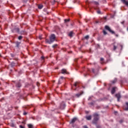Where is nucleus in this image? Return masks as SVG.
<instances>
[{"mask_svg": "<svg viewBox=\"0 0 128 128\" xmlns=\"http://www.w3.org/2000/svg\"><path fill=\"white\" fill-rule=\"evenodd\" d=\"M28 128H34V126L32 124H28Z\"/></svg>", "mask_w": 128, "mask_h": 128, "instance_id": "obj_18", "label": "nucleus"}, {"mask_svg": "<svg viewBox=\"0 0 128 128\" xmlns=\"http://www.w3.org/2000/svg\"><path fill=\"white\" fill-rule=\"evenodd\" d=\"M121 2H123V4H126V6L128 7V0H121Z\"/></svg>", "mask_w": 128, "mask_h": 128, "instance_id": "obj_9", "label": "nucleus"}, {"mask_svg": "<svg viewBox=\"0 0 128 128\" xmlns=\"http://www.w3.org/2000/svg\"><path fill=\"white\" fill-rule=\"evenodd\" d=\"M44 6H42V4H39L38 6V8H39V10H42V8Z\"/></svg>", "mask_w": 128, "mask_h": 128, "instance_id": "obj_16", "label": "nucleus"}, {"mask_svg": "<svg viewBox=\"0 0 128 128\" xmlns=\"http://www.w3.org/2000/svg\"><path fill=\"white\" fill-rule=\"evenodd\" d=\"M116 87H113L112 88V90H111V93L112 94H114L116 92Z\"/></svg>", "mask_w": 128, "mask_h": 128, "instance_id": "obj_10", "label": "nucleus"}, {"mask_svg": "<svg viewBox=\"0 0 128 128\" xmlns=\"http://www.w3.org/2000/svg\"><path fill=\"white\" fill-rule=\"evenodd\" d=\"M96 24H98V22H96Z\"/></svg>", "mask_w": 128, "mask_h": 128, "instance_id": "obj_46", "label": "nucleus"}, {"mask_svg": "<svg viewBox=\"0 0 128 128\" xmlns=\"http://www.w3.org/2000/svg\"><path fill=\"white\" fill-rule=\"evenodd\" d=\"M115 96L118 99V102H120V98H122V96H120V94L118 93L116 94Z\"/></svg>", "mask_w": 128, "mask_h": 128, "instance_id": "obj_6", "label": "nucleus"}, {"mask_svg": "<svg viewBox=\"0 0 128 128\" xmlns=\"http://www.w3.org/2000/svg\"><path fill=\"white\" fill-rule=\"evenodd\" d=\"M54 40H56V35L54 34H52L50 36V40H46V42H47V44H52V42H54Z\"/></svg>", "mask_w": 128, "mask_h": 128, "instance_id": "obj_1", "label": "nucleus"}, {"mask_svg": "<svg viewBox=\"0 0 128 128\" xmlns=\"http://www.w3.org/2000/svg\"><path fill=\"white\" fill-rule=\"evenodd\" d=\"M36 85H37L38 86H40V82H36Z\"/></svg>", "mask_w": 128, "mask_h": 128, "instance_id": "obj_38", "label": "nucleus"}, {"mask_svg": "<svg viewBox=\"0 0 128 128\" xmlns=\"http://www.w3.org/2000/svg\"><path fill=\"white\" fill-rule=\"evenodd\" d=\"M116 78H115L114 80L112 81V84H116Z\"/></svg>", "mask_w": 128, "mask_h": 128, "instance_id": "obj_21", "label": "nucleus"}, {"mask_svg": "<svg viewBox=\"0 0 128 128\" xmlns=\"http://www.w3.org/2000/svg\"><path fill=\"white\" fill-rule=\"evenodd\" d=\"M77 120L78 118L76 117H74L71 120V121L70 122V124H74Z\"/></svg>", "mask_w": 128, "mask_h": 128, "instance_id": "obj_4", "label": "nucleus"}, {"mask_svg": "<svg viewBox=\"0 0 128 128\" xmlns=\"http://www.w3.org/2000/svg\"><path fill=\"white\" fill-rule=\"evenodd\" d=\"M116 48H118V47L116 46L115 45H114V48H113V50H116Z\"/></svg>", "mask_w": 128, "mask_h": 128, "instance_id": "obj_23", "label": "nucleus"}, {"mask_svg": "<svg viewBox=\"0 0 128 128\" xmlns=\"http://www.w3.org/2000/svg\"><path fill=\"white\" fill-rule=\"evenodd\" d=\"M14 66H16V64L14 62H12L11 63V66H12V68H14Z\"/></svg>", "mask_w": 128, "mask_h": 128, "instance_id": "obj_20", "label": "nucleus"}, {"mask_svg": "<svg viewBox=\"0 0 128 128\" xmlns=\"http://www.w3.org/2000/svg\"><path fill=\"white\" fill-rule=\"evenodd\" d=\"M58 68H56V70H58Z\"/></svg>", "mask_w": 128, "mask_h": 128, "instance_id": "obj_47", "label": "nucleus"}, {"mask_svg": "<svg viewBox=\"0 0 128 128\" xmlns=\"http://www.w3.org/2000/svg\"><path fill=\"white\" fill-rule=\"evenodd\" d=\"M80 16H82L81 14H80Z\"/></svg>", "mask_w": 128, "mask_h": 128, "instance_id": "obj_49", "label": "nucleus"}, {"mask_svg": "<svg viewBox=\"0 0 128 128\" xmlns=\"http://www.w3.org/2000/svg\"><path fill=\"white\" fill-rule=\"evenodd\" d=\"M41 58H42V60H44V57L43 56H42L41 57Z\"/></svg>", "mask_w": 128, "mask_h": 128, "instance_id": "obj_39", "label": "nucleus"}, {"mask_svg": "<svg viewBox=\"0 0 128 128\" xmlns=\"http://www.w3.org/2000/svg\"><path fill=\"white\" fill-rule=\"evenodd\" d=\"M100 62H104V58H100Z\"/></svg>", "mask_w": 128, "mask_h": 128, "instance_id": "obj_37", "label": "nucleus"}, {"mask_svg": "<svg viewBox=\"0 0 128 128\" xmlns=\"http://www.w3.org/2000/svg\"><path fill=\"white\" fill-rule=\"evenodd\" d=\"M23 114H24V116H26V114H28V112H24Z\"/></svg>", "mask_w": 128, "mask_h": 128, "instance_id": "obj_34", "label": "nucleus"}, {"mask_svg": "<svg viewBox=\"0 0 128 128\" xmlns=\"http://www.w3.org/2000/svg\"><path fill=\"white\" fill-rule=\"evenodd\" d=\"M103 34H104V36H106V34H108V32H106L104 30H103Z\"/></svg>", "mask_w": 128, "mask_h": 128, "instance_id": "obj_25", "label": "nucleus"}, {"mask_svg": "<svg viewBox=\"0 0 128 128\" xmlns=\"http://www.w3.org/2000/svg\"><path fill=\"white\" fill-rule=\"evenodd\" d=\"M101 20L102 22H106V17H103L102 18Z\"/></svg>", "mask_w": 128, "mask_h": 128, "instance_id": "obj_15", "label": "nucleus"}, {"mask_svg": "<svg viewBox=\"0 0 128 128\" xmlns=\"http://www.w3.org/2000/svg\"><path fill=\"white\" fill-rule=\"evenodd\" d=\"M62 80H64V76H61L60 78L58 80V84H62Z\"/></svg>", "mask_w": 128, "mask_h": 128, "instance_id": "obj_11", "label": "nucleus"}, {"mask_svg": "<svg viewBox=\"0 0 128 128\" xmlns=\"http://www.w3.org/2000/svg\"><path fill=\"white\" fill-rule=\"evenodd\" d=\"M88 100H92V96H90L88 98Z\"/></svg>", "mask_w": 128, "mask_h": 128, "instance_id": "obj_26", "label": "nucleus"}, {"mask_svg": "<svg viewBox=\"0 0 128 128\" xmlns=\"http://www.w3.org/2000/svg\"><path fill=\"white\" fill-rule=\"evenodd\" d=\"M19 127H20V128H24V126H22V125H20Z\"/></svg>", "mask_w": 128, "mask_h": 128, "instance_id": "obj_36", "label": "nucleus"}, {"mask_svg": "<svg viewBox=\"0 0 128 128\" xmlns=\"http://www.w3.org/2000/svg\"><path fill=\"white\" fill-rule=\"evenodd\" d=\"M102 64H104V62H101Z\"/></svg>", "mask_w": 128, "mask_h": 128, "instance_id": "obj_45", "label": "nucleus"}, {"mask_svg": "<svg viewBox=\"0 0 128 128\" xmlns=\"http://www.w3.org/2000/svg\"><path fill=\"white\" fill-rule=\"evenodd\" d=\"M97 13H98V14H100V10H98L97 11Z\"/></svg>", "mask_w": 128, "mask_h": 128, "instance_id": "obj_33", "label": "nucleus"}, {"mask_svg": "<svg viewBox=\"0 0 128 128\" xmlns=\"http://www.w3.org/2000/svg\"><path fill=\"white\" fill-rule=\"evenodd\" d=\"M42 36H40V40H42Z\"/></svg>", "mask_w": 128, "mask_h": 128, "instance_id": "obj_42", "label": "nucleus"}, {"mask_svg": "<svg viewBox=\"0 0 128 128\" xmlns=\"http://www.w3.org/2000/svg\"><path fill=\"white\" fill-rule=\"evenodd\" d=\"M70 22V19H65L64 20V22Z\"/></svg>", "mask_w": 128, "mask_h": 128, "instance_id": "obj_28", "label": "nucleus"}, {"mask_svg": "<svg viewBox=\"0 0 128 128\" xmlns=\"http://www.w3.org/2000/svg\"><path fill=\"white\" fill-rule=\"evenodd\" d=\"M126 105L127 106L128 108H126L125 109V110H128V102H126Z\"/></svg>", "mask_w": 128, "mask_h": 128, "instance_id": "obj_30", "label": "nucleus"}, {"mask_svg": "<svg viewBox=\"0 0 128 128\" xmlns=\"http://www.w3.org/2000/svg\"><path fill=\"white\" fill-rule=\"evenodd\" d=\"M86 118L87 120H92V116H86Z\"/></svg>", "mask_w": 128, "mask_h": 128, "instance_id": "obj_12", "label": "nucleus"}, {"mask_svg": "<svg viewBox=\"0 0 128 128\" xmlns=\"http://www.w3.org/2000/svg\"><path fill=\"white\" fill-rule=\"evenodd\" d=\"M10 126H12V128H14L16 126L14 125V124L12 123V124H10Z\"/></svg>", "mask_w": 128, "mask_h": 128, "instance_id": "obj_27", "label": "nucleus"}, {"mask_svg": "<svg viewBox=\"0 0 128 128\" xmlns=\"http://www.w3.org/2000/svg\"><path fill=\"white\" fill-rule=\"evenodd\" d=\"M56 46H58L57 44H55L52 46V48H56Z\"/></svg>", "mask_w": 128, "mask_h": 128, "instance_id": "obj_24", "label": "nucleus"}, {"mask_svg": "<svg viewBox=\"0 0 128 128\" xmlns=\"http://www.w3.org/2000/svg\"><path fill=\"white\" fill-rule=\"evenodd\" d=\"M60 16H63L62 14H60Z\"/></svg>", "mask_w": 128, "mask_h": 128, "instance_id": "obj_48", "label": "nucleus"}, {"mask_svg": "<svg viewBox=\"0 0 128 128\" xmlns=\"http://www.w3.org/2000/svg\"><path fill=\"white\" fill-rule=\"evenodd\" d=\"M94 119L92 121L94 124H97L98 120H100V114L98 113H94L93 114Z\"/></svg>", "mask_w": 128, "mask_h": 128, "instance_id": "obj_2", "label": "nucleus"}, {"mask_svg": "<svg viewBox=\"0 0 128 128\" xmlns=\"http://www.w3.org/2000/svg\"><path fill=\"white\" fill-rule=\"evenodd\" d=\"M95 4H96V6H98V2H95Z\"/></svg>", "mask_w": 128, "mask_h": 128, "instance_id": "obj_40", "label": "nucleus"}, {"mask_svg": "<svg viewBox=\"0 0 128 128\" xmlns=\"http://www.w3.org/2000/svg\"><path fill=\"white\" fill-rule=\"evenodd\" d=\"M84 38L86 40H88V38H90V36H88V35H87V36H84Z\"/></svg>", "mask_w": 128, "mask_h": 128, "instance_id": "obj_22", "label": "nucleus"}, {"mask_svg": "<svg viewBox=\"0 0 128 128\" xmlns=\"http://www.w3.org/2000/svg\"><path fill=\"white\" fill-rule=\"evenodd\" d=\"M88 104H89V106H94V101L93 102L88 103Z\"/></svg>", "mask_w": 128, "mask_h": 128, "instance_id": "obj_17", "label": "nucleus"}, {"mask_svg": "<svg viewBox=\"0 0 128 128\" xmlns=\"http://www.w3.org/2000/svg\"><path fill=\"white\" fill-rule=\"evenodd\" d=\"M76 96L78 98L80 96H82V94H76Z\"/></svg>", "mask_w": 128, "mask_h": 128, "instance_id": "obj_29", "label": "nucleus"}, {"mask_svg": "<svg viewBox=\"0 0 128 128\" xmlns=\"http://www.w3.org/2000/svg\"><path fill=\"white\" fill-rule=\"evenodd\" d=\"M78 82H76L74 84V86L76 87V86H78Z\"/></svg>", "mask_w": 128, "mask_h": 128, "instance_id": "obj_32", "label": "nucleus"}, {"mask_svg": "<svg viewBox=\"0 0 128 128\" xmlns=\"http://www.w3.org/2000/svg\"><path fill=\"white\" fill-rule=\"evenodd\" d=\"M84 76H86V75H84Z\"/></svg>", "mask_w": 128, "mask_h": 128, "instance_id": "obj_50", "label": "nucleus"}, {"mask_svg": "<svg viewBox=\"0 0 128 128\" xmlns=\"http://www.w3.org/2000/svg\"><path fill=\"white\" fill-rule=\"evenodd\" d=\"M92 72H94V69H92Z\"/></svg>", "mask_w": 128, "mask_h": 128, "instance_id": "obj_44", "label": "nucleus"}, {"mask_svg": "<svg viewBox=\"0 0 128 128\" xmlns=\"http://www.w3.org/2000/svg\"><path fill=\"white\" fill-rule=\"evenodd\" d=\"M12 32H20V28H15L12 30Z\"/></svg>", "mask_w": 128, "mask_h": 128, "instance_id": "obj_7", "label": "nucleus"}, {"mask_svg": "<svg viewBox=\"0 0 128 128\" xmlns=\"http://www.w3.org/2000/svg\"><path fill=\"white\" fill-rule=\"evenodd\" d=\"M121 24H124V21H122V22H121Z\"/></svg>", "mask_w": 128, "mask_h": 128, "instance_id": "obj_41", "label": "nucleus"}, {"mask_svg": "<svg viewBox=\"0 0 128 128\" xmlns=\"http://www.w3.org/2000/svg\"><path fill=\"white\" fill-rule=\"evenodd\" d=\"M105 28L107 30H108V32H110V34H115V36H116V38H118V34H116V32L114 30H112V29H110V26H106Z\"/></svg>", "mask_w": 128, "mask_h": 128, "instance_id": "obj_3", "label": "nucleus"}, {"mask_svg": "<svg viewBox=\"0 0 128 128\" xmlns=\"http://www.w3.org/2000/svg\"><path fill=\"white\" fill-rule=\"evenodd\" d=\"M72 34H74V32L71 31L70 32H69L68 36H70V38H72Z\"/></svg>", "mask_w": 128, "mask_h": 128, "instance_id": "obj_13", "label": "nucleus"}, {"mask_svg": "<svg viewBox=\"0 0 128 128\" xmlns=\"http://www.w3.org/2000/svg\"><path fill=\"white\" fill-rule=\"evenodd\" d=\"M124 122V120H120V124H122Z\"/></svg>", "mask_w": 128, "mask_h": 128, "instance_id": "obj_35", "label": "nucleus"}, {"mask_svg": "<svg viewBox=\"0 0 128 128\" xmlns=\"http://www.w3.org/2000/svg\"><path fill=\"white\" fill-rule=\"evenodd\" d=\"M96 128H102V126H100V125H96Z\"/></svg>", "mask_w": 128, "mask_h": 128, "instance_id": "obj_31", "label": "nucleus"}, {"mask_svg": "<svg viewBox=\"0 0 128 128\" xmlns=\"http://www.w3.org/2000/svg\"><path fill=\"white\" fill-rule=\"evenodd\" d=\"M84 128H88V126H84Z\"/></svg>", "mask_w": 128, "mask_h": 128, "instance_id": "obj_43", "label": "nucleus"}, {"mask_svg": "<svg viewBox=\"0 0 128 128\" xmlns=\"http://www.w3.org/2000/svg\"><path fill=\"white\" fill-rule=\"evenodd\" d=\"M16 86L17 88H20V86H22V84H20V82H18L16 84Z\"/></svg>", "mask_w": 128, "mask_h": 128, "instance_id": "obj_14", "label": "nucleus"}, {"mask_svg": "<svg viewBox=\"0 0 128 128\" xmlns=\"http://www.w3.org/2000/svg\"><path fill=\"white\" fill-rule=\"evenodd\" d=\"M16 45V47L17 48H20V46L21 42H18V41H16L14 42Z\"/></svg>", "mask_w": 128, "mask_h": 128, "instance_id": "obj_5", "label": "nucleus"}, {"mask_svg": "<svg viewBox=\"0 0 128 128\" xmlns=\"http://www.w3.org/2000/svg\"><path fill=\"white\" fill-rule=\"evenodd\" d=\"M61 74H68V72L66 71V69H62Z\"/></svg>", "mask_w": 128, "mask_h": 128, "instance_id": "obj_8", "label": "nucleus"}, {"mask_svg": "<svg viewBox=\"0 0 128 128\" xmlns=\"http://www.w3.org/2000/svg\"><path fill=\"white\" fill-rule=\"evenodd\" d=\"M22 36H19L18 37V40H22Z\"/></svg>", "mask_w": 128, "mask_h": 128, "instance_id": "obj_19", "label": "nucleus"}]
</instances>
